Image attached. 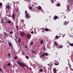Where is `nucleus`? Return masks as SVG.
Listing matches in <instances>:
<instances>
[{"instance_id":"24","label":"nucleus","mask_w":73,"mask_h":73,"mask_svg":"<svg viewBox=\"0 0 73 73\" xmlns=\"http://www.w3.org/2000/svg\"><path fill=\"white\" fill-rule=\"evenodd\" d=\"M40 42L41 44H43V40H40Z\"/></svg>"},{"instance_id":"2","label":"nucleus","mask_w":73,"mask_h":73,"mask_svg":"<svg viewBox=\"0 0 73 73\" xmlns=\"http://www.w3.org/2000/svg\"><path fill=\"white\" fill-rule=\"evenodd\" d=\"M12 17L13 20L14 21L15 20V13L13 12V13L12 15Z\"/></svg>"},{"instance_id":"55","label":"nucleus","mask_w":73,"mask_h":73,"mask_svg":"<svg viewBox=\"0 0 73 73\" xmlns=\"http://www.w3.org/2000/svg\"><path fill=\"white\" fill-rule=\"evenodd\" d=\"M0 71H1V72H2V70H1V69H0Z\"/></svg>"},{"instance_id":"64","label":"nucleus","mask_w":73,"mask_h":73,"mask_svg":"<svg viewBox=\"0 0 73 73\" xmlns=\"http://www.w3.org/2000/svg\"><path fill=\"white\" fill-rule=\"evenodd\" d=\"M67 43H66V44Z\"/></svg>"},{"instance_id":"39","label":"nucleus","mask_w":73,"mask_h":73,"mask_svg":"<svg viewBox=\"0 0 73 73\" xmlns=\"http://www.w3.org/2000/svg\"><path fill=\"white\" fill-rule=\"evenodd\" d=\"M42 56H43V57L45 56V54H44H44H42Z\"/></svg>"},{"instance_id":"4","label":"nucleus","mask_w":73,"mask_h":73,"mask_svg":"<svg viewBox=\"0 0 73 73\" xmlns=\"http://www.w3.org/2000/svg\"><path fill=\"white\" fill-rule=\"evenodd\" d=\"M27 36L28 39H30L31 38V35L30 34H27Z\"/></svg>"},{"instance_id":"42","label":"nucleus","mask_w":73,"mask_h":73,"mask_svg":"<svg viewBox=\"0 0 73 73\" xmlns=\"http://www.w3.org/2000/svg\"><path fill=\"white\" fill-rule=\"evenodd\" d=\"M2 5V3L1 2L0 3V7H1Z\"/></svg>"},{"instance_id":"1","label":"nucleus","mask_w":73,"mask_h":73,"mask_svg":"<svg viewBox=\"0 0 73 73\" xmlns=\"http://www.w3.org/2000/svg\"><path fill=\"white\" fill-rule=\"evenodd\" d=\"M18 64H19V65H20V66H21V67H23V66L25 67V66H26V65H25V64H23V63H21V62L19 61V60L18 61Z\"/></svg>"},{"instance_id":"3","label":"nucleus","mask_w":73,"mask_h":73,"mask_svg":"<svg viewBox=\"0 0 73 73\" xmlns=\"http://www.w3.org/2000/svg\"><path fill=\"white\" fill-rule=\"evenodd\" d=\"M6 9H8V10H7L8 11H9V10H10V6H9V5H7L6 6V8H5L6 10Z\"/></svg>"},{"instance_id":"17","label":"nucleus","mask_w":73,"mask_h":73,"mask_svg":"<svg viewBox=\"0 0 73 73\" xmlns=\"http://www.w3.org/2000/svg\"><path fill=\"white\" fill-rule=\"evenodd\" d=\"M6 23H9V24H11V21H8L7 22V21H6Z\"/></svg>"},{"instance_id":"23","label":"nucleus","mask_w":73,"mask_h":73,"mask_svg":"<svg viewBox=\"0 0 73 73\" xmlns=\"http://www.w3.org/2000/svg\"><path fill=\"white\" fill-rule=\"evenodd\" d=\"M19 34H18V32H17L15 33V36H18Z\"/></svg>"},{"instance_id":"35","label":"nucleus","mask_w":73,"mask_h":73,"mask_svg":"<svg viewBox=\"0 0 73 73\" xmlns=\"http://www.w3.org/2000/svg\"><path fill=\"white\" fill-rule=\"evenodd\" d=\"M25 14H26V15H27V13H28V11H25Z\"/></svg>"},{"instance_id":"36","label":"nucleus","mask_w":73,"mask_h":73,"mask_svg":"<svg viewBox=\"0 0 73 73\" xmlns=\"http://www.w3.org/2000/svg\"><path fill=\"white\" fill-rule=\"evenodd\" d=\"M14 59L15 60H17V57L16 56H15L14 57Z\"/></svg>"},{"instance_id":"21","label":"nucleus","mask_w":73,"mask_h":73,"mask_svg":"<svg viewBox=\"0 0 73 73\" xmlns=\"http://www.w3.org/2000/svg\"><path fill=\"white\" fill-rule=\"evenodd\" d=\"M3 34L5 36H7V33L5 32H3Z\"/></svg>"},{"instance_id":"59","label":"nucleus","mask_w":73,"mask_h":73,"mask_svg":"<svg viewBox=\"0 0 73 73\" xmlns=\"http://www.w3.org/2000/svg\"><path fill=\"white\" fill-rule=\"evenodd\" d=\"M41 66H42V65H41Z\"/></svg>"},{"instance_id":"45","label":"nucleus","mask_w":73,"mask_h":73,"mask_svg":"<svg viewBox=\"0 0 73 73\" xmlns=\"http://www.w3.org/2000/svg\"><path fill=\"white\" fill-rule=\"evenodd\" d=\"M10 56H11V55L10 54H8V57H10Z\"/></svg>"},{"instance_id":"30","label":"nucleus","mask_w":73,"mask_h":73,"mask_svg":"<svg viewBox=\"0 0 73 73\" xmlns=\"http://www.w3.org/2000/svg\"><path fill=\"white\" fill-rule=\"evenodd\" d=\"M32 6H31L29 7V9L30 10H32Z\"/></svg>"},{"instance_id":"58","label":"nucleus","mask_w":73,"mask_h":73,"mask_svg":"<svg viewBox=\"0 0 73 73\" xmlns=\"http://www.w3.org/2000/svg\"><path fill=\"white\" fill-rule=\"evenodd\" d=\"M33 11H34V12H35V10H33Z\"/></svg>"},{"instance_id":"18","label":"nucleus","mask_w":73,"mask_h":73,"mask_svg":"<svg viewBox=\"0 0 73 73\" xmlns=\"http://www.w3.org/2000/svg\"><path fill=\"white\" fill-rule=\"evenodd\" d=\"M44 54L45 56H48V55H49V54L48 53L46 52L44 53Z\"/></svg>"},{"instance_id":"32","label":"nucleus","mask_w":73,"mask_h":73,"mask_svg":"<svg viewBox=\"0 0 73 73\" xmlns=\"http://www.w3.org/2000/svg\"><path fill=\"white\" fill-rule=\"evenodd\" d=\"M26 58H27V59H29V57H28V56L26 55V56H25Z\"/></svg>"},{"instance_id":"37","label":"nucleus","mask_w":73,"mask_h":73,"mask_svg":"<svg viewBox=\"0 0 73 73\" xmlns=\"http://www.w3.org/2000/svg\"><path fill=\"white\" fill-rule=\"evenodd\" d=\"M11 65V64L9 63L7 64V66H10V65Z\"/></svg>"},{"instance_id":"51","label":"nucleus","mask_w":73,"mask_h":73,"mask_svg":"<svg viewBox=\"0 0 73 73\" xmlns=\"http://www.w3.org/2000/svg\"><path fill=\"white\" fill-rule=\"evenodd\" d=\"M32 7H34V5H33V4H32L31 5Z\"/></svg>"},{"instance_id":"46","label":"nucleus","mask_w":73,"mask_h":73,"mask_svg":"<svg viewBox=\"0 0 73 73\" xmlns=\"http://www.w3.org/2000/svg\"><path fill=\"white\" fill-rule=\"evenodd\" d=\"M70 70H72V71H73V69H72V68H71L70 67Z\"/></svg>"},{"instance_id":"26","label":"nucleus","mask_w":73,"mask_h":73,"mask_svg":"<svg viewBox=\"0 0 73 73\" xmlns=\"http://www.w3.org/2000/svg\"><path fill=\"white\" fill-rule=\"evenodd\" d=\"M9 46H10V47H11V46H12V43H11L10 42L9 43Z\"/></svg>"},{"instance_id":"54","label":"nucleus","mask_w":73,"mask_h":73,"mask_svg":"<svg viewBox=\"0 0 73 73\" xmlns=\"http://www.w3.org/2000/svg\"><path fill=\"white\" fill-rule=\"evenodd\" d=\"M29 69L31 70V71H32V68H30Z\"/></svg>"},{"instance_id":"49","label":"nucleus","mask_w":73,"mask_h":73,"mask_svg":"<svg viewBox=\"0 0 73 73\" xmlns=\"http://www.w3.org/2000/svg\"><path fill=\"white\" fill-rule=\"evenodd\" d=\"M53 1H54V0H52V4H53Z\"/></svg>"},{"instance_id":"43","label":"nucleus","mask_w":73,"mask_h":73,"mask_svg":"<svg viewBox=\"0 0 73 73\" xmlns=\"http://www.w3.org/2000/svg\"><path fill=\"white\" fill-rule=\"evenodd\" d=\"M1 23H4V21L3 20H1Z\"/></svg>"},{"instance_id":"14","label":"nucleus","mask_w":73,"mask_h":73,"mask_svg":"<svg viewBox=\"0 0 73 73\" xmlns=\"http://www.w3.org/2000/svg\"><path fill=\"white\" fill-rule=\"evenodd\" d=\"M7 65H4L3 66V68H4V69H6L7 68Z\"/></svg>"},{"instance_id":"9","label":"nucleus","mask_w":73,"mask_h":73,"mask_svg":"<svg viewBox=\"0 0 73 73\" xmlns=\"http://www.w3.org/2000/svg\"><path fill=\"white\" fill-rule=\"evenodd\" d=\"M63 48V46L60 45L58 47V48L60 49V48Z\"/></svg>"},{"instance_id":"60","label":"nucleus","mask_w":73,"mask_h":73,"mask_svg":"<svg viewBox=\"0 0 73 73\" xmlns=\"http://www.w3.org/2000/svg\"><path fill=\"white\" fill-rule=\"evenodd\" d=\"M15 40H16V39H15Z\"/></svg>"},{"instance_id":"11","label":"nucleus","mask_w":73,"mask_h":73,"mask_svg":"<svg viewBox=\"0 0 73 73\" xmlns=\"http://www.w3.org/2000/svg\"><path fill=\"white\" fill-rule=\"evenodd\" d=\"M18 42L19 43H20V42H21V38H18Z\"/></svg>"},{"instance_id":"5","label":"nucleus","mask_w":73,"mask_h":73,"mask_svg":"<svg viewBox=\"0 0 73 73\" xmlns=\"http://www.w3.org/2000/svg\"><path fill=\"white\" fill-rule=\"evenodd\" d=\"M20 35L21 37H24L25 36V34L23 33H20Z\"/></svg>"},{"instance_id":"16","label":"nucleus","mask_w":73,"mask_h":73,"mask_svg":"<svg viewBox=\"0 0 73 73\" xmlns=\"http://www.w3.org/2000/svg\"><path fill=\"white\" fill-rule=\"evenodd\" d=\"M53 71L54 72V73H56V68L53 69Z\"/></svg>"},{"instance_id":"40","label":"nucleus","mask_w":73,"mask_h":73,"mask_svg":"<svg viewBox=\"0 0 73 73\" xmlns=\"http://www.w3.org/2000/svg\"><path fill=\"white\" fill-rule=\"evenodd\" d=\"M57 5L58 7H60V5L59 4H57Z\"/></svg>"},{"instance_id":"52","label":"nucleus","mask_w":73,"mask_h":73,"mask_svg":"<svg viewBox=\"0 0 73 73\" xmlns=\"http://www.w3.org/2000/svg\"><path fill=\"white\" fill-rule=\"evenodd\" d=\"M25 48H27V46H25Z\"/></svg>"},{"instance_id":"56","label":"nucleus","mask_w":73,"mask_h":73,"mask_svg":"<svg viewBox=\"0 0 73 73\" xmlns=\"http://www.w3.org/2000/svg\"><path fill=\"white\" fill-rule=\"evenodd\" d=\"M69 66L70 67H70H71V65H69Z\"/></svg>"},{"instance_id":"20","label":"nucleus","mask_w":73,"mask_h":73,"mask_svg":"<svg viewBox=\"0 0 73 73\" xmlns=\"http://www.w3.org/2000/svg\"><path fill=\"white\" fill-rule=\"evenodd\" d=\"M5 18L6 19V20H7V21H8V20H9V19L7 17H5Z\"/></svg>"},{"instance_id":"19","label":"nucleus","mask_w":73,"mask_h":73,"mask_svg":"<svg viewBox=\"0 0 73 73\" xmlns=\"http://www.w3.org/2000/svg\"><path fill=\"white\" fill-rule=\"evenodd\" d=\"M21 45L22 46H24V45H25V43H24V42H22L21 43Z\"/></svg>"},{"instance_id":"25","label":"nucleus","mask_w":73,"mask_h":73,"mask_svg":"<svg viewBox=\"0 0 73 73\" xmlns=\"http://www.w3.org/2000/svg\"><path fill=\"white\" fill-rule=\"evenodd\" d=\"M41 8H42L40 6L38 7V10H40V9H41Z\"/></svg>"},{"instance_id":"31","label":"nucleus","mask_w":73,"mask_h":73,"mask_svg":"<svg viewBox=\"0 0 73 73\" xmlns=\"http://www.w3.org/2000/svg\"><path fill=\"white\" fill-rule=\"evenodd\" d=\"M45 30L46 31H49V29H45Z\"/></svg>"},{"instance_id":"7","label":"nucleus","mask_w":73,"mask_h":73,"mask_svg":"<svg viewBox=\"0 0 73 73\" xmlns=\"http://www.w3.org/2000/svg\"><path fill=\"white\" fill-rule=\"evenodd\" d=\"M32 52L33 53H36V50L35 49H33L32 50Z\"/></svg>"},{"instance_id":"13","label":"nucleus","mask_w":73,"mask_h":73,"mask_svg":"<svg viewBox=\"0 0 73 73\" xmlns=\"http://www.w3.org/2000/svg\"><path fill=\"white\" fill-rule=\"evenodd\" d=\"M6 16H9V14H8V13H7V12H8V10H7V9H6Z\"/></svg>"},{"instance_id":"33","label":"nucleus","mask_w":73,"mask_h":73,"mask_svg":"<svg viewBox=\"0 0 73 73\" xmlns=\"http://www.w3.org/2000/svg\"><path fill=\"white\" fill-rule=\"evenodd\" d=\"M33 44V42H31L30 45H32Z\"/></svg>"},{"instance_id":"53","label":"nucleus","mask_w":73,"mask_h":73,"mask_svg":"<svg viewBox=\"0 0 73 73\" xmlns=\"http://www.w3.org/2000/svg\"><path fill=\"white\" fill-rule=\"evenodd\" d=\"M17 36H15V38H17Z\"/></svg>"},{"instance_id":"29","label":"nucleus","mask_w":73,"mask_h":73,"mask_svg":"<svg viewBox=\"0 0 73 73\" xmlns=\"http://www.w3.org/2000/svg\"><path fill=\"white\" fill-rule=\"evenodd\" d=\"M16 28L17 29V30H18L19 29V26L17 25L16 27Z\"/></svg>"},{"instance_id":"38","label":"nucleus","mask_w":73,"mask_h":73,"mask_svg":"<svg viewBox=\"0 0 73 73\" xmlns=\"http://www.w3.org/2000/svg\"><path fill=\"white\" fill-rule=\"evenodd\" d=\"M59 37L58 36H55L56 38H59Z\"/></svg>"},{"instance_id":"41","label":"nucleus","mask_w":73,"mask_h":73,"mask_svg":"<svg viewBox=\"0 0 73 73\" xmlns=\"http://www.w3.org/2000/svg\"><path fill=\"white\" fill-rule=\"evenodd\" d=\"M22 54L23 56H24V52H23V53H22Z\"/></svg>"},{"instance_id":"28","label":"nucleus","mask_w":73,"mask_h":73,"mask_svg":"<svg viewBox=\"0 0 73 73\" xmlns=\"http://www.w3.org/2000/svg\"><path fill=\"white\" fill-rule=\"evenodd\" d=\"M10 35H12V34H13V32L12 31H11L10 32Z\"/></svg>"},{"instance_id":"48","label":"nucleus","mask_w":73,"mask_h":73,"mask_svg":"<svg viewBox=\"0 0 73 73\" xmlns=\"http://www.w3.org/2000/svg\"><path fill=\"white\" fill-rule=\"evenodd\" d=\"M67 9L68 11H69L70 10H69V8H67Z\"/></svg>"},{"instance_id":"44","label":"nucleus","mask_w":73,"mask_h":73,"mask_svg":"<svg viewBox=\"0 0 73 73\" xmlns=\"http://www.w3.org/2000/svg\"><path fill=\"white\" fill-rule=\"evenodd\" d=\"M34 33V32H33V31H31V34H33Z\"/></svg>"},{"instance_id":"15","label":"nucleus","mask_w":73,"mask_h":73,"mask_svg":"<svg viewBox=\"0 0 73 73\" xmlns=\"http://www.w3.org/2000/svg\"><path fill=\"white\" fill-rule=\"evenodd\" d=\"M54 20H56V19H57V16L56 15H55V16L54 17Z\"/></svg>"},{"instance_id":"34","label":"nucleus","mask_w":73,"mask_h":73,"mask_svg":"<svg viewBox=\"0 0 73 73\" xmlns=\"http://www.w3.org/2000/svg\"><path fill=\"white\" fill-rule=\"evenodd\" d=\"M54 44L56 46H57V43L56 42H54Z\"/></svg>"},{"instance_id":"63","label":"nucleus","mask_w":73,"mask_h":73,"mask_svg":"<svg viewBox=\"0 0 73 73\" xmlns=\"http://www.w3.org/2000/svg\"><path fill=\"white\" fill-rule=\"evenodd\" d=\"M67 44H68V43H67Z\"/></svg>"},{"instance_id":"57","label":"nucleus","mask_w":73,"mask_h":73,"mask_svg":"<svg viewBox=\"0 0 73 73\" xmlns=\"http://www.w3.org/2000/svg\"><path fill=\"white\" fill-rule=\"evenodd\" d=\"M59 19V17H57V19Z\"/></svg>"},{"instance_id":"62","label":"nucleus","mask_w":73,"mask_h":73,"mask_svg":"<svg viewBox=\"0 0 73 73\" xmlns=\"http://www.w3.org/2000/svg\"><path fill=\"white\" fill-rule=\"evenodd\" d=\"M1 69V68H0V69Z\"/></svg>"},{"instance_id":"6","label":"nucleus","mask_w":73,"mask_h":73,"mask_svg":"<svg viewBox=\"0 0 73 73\" xmlns=\"http://www.w3.org/2000/svg\"><path fill=\"white\" fill-rule=\"evenodd\" d=\"M0 38L2 40L4 39L3 36H2V35L0 34Z\"/></svg>"},{"instance_id":"10","label":"nucleus","mask_w":73,"mask_h":73,"mask_svg":"<svg viewBox=\"0 0 73 73\" xmlns=\"http://www.w3.org/2000/svg\"><path fill=\"white\" fill-rule=\"evenodd\" d=\"M69 2H70V4H72L73 3V0H69Z\"/></svg>"},{"instance_id":"47","label":"nucleus","mask_w":73,"mask_h":73,"mask_svg":"<svg viewBox=\"0 0 73 73\" xmlns=\"http://www.w3.org/2000/svg\"><path fill=\"white\" fill-rule=\"evenodd\" d=\"M71 46H73V43H72V44H71Z\"/></svg>"},{"instance_id":"22","label":"nucleus","mask_w":73,"mask_h":73,"mask_svg":"<svg viewBox=\"0 0 73 73\" xmlns=\"http://www.w3.org/2000/svg\"><path fill=\"white\" fill-rule=\"evenodd\" d=\"M39 71L40 72H42L43 71V70L42 69H40L39 70Z\"/></svg>"},{"instance_id":"8","label":"nucleus","mask_w":73,"mask_h":73,"mask_svg":"<svg viewBox=\"0 0 73 73\" xmlns=\"http://www.w3.org/2000/svg\"><path fill=\"white\" fill-rule=\"evenodd\" d=\"M54 65H59V63L58 61H56L55 62Z\"/></svg>"},{"instance_id":"61","label":"nucleus","mask_w":73,"mask_h":73,"mask_svg":"<svg viewBox=\"0 0 73 73\" xmlns=\"http://www.w3.org/2000/svg\"><path fill=\"white\" fill-rule=\"evenodd\" d=\"M16 9V10H17V9Z\"/></svg>"},{"instance_id":"12","label":"nucleus","mask_w":73,"mask_h":73,"mask_svg":"<svg viewBox=\"0 0 73 73\" xmlns=\"http://www.w3.org/2000/svg\"><path fill=\"white\" fill-rule=\"evenodd\" d=\"M26 19H29V14H28V13L26 14Z\"/></svg>"},{"instance_id":"27","label":"nucleus","mask_w":73,"mask_h":73,"mask_svg":"<svg viewBox=\"0 0 73 73\" xmlns=\"http://www.w3.org/2000/svg\"><path fill=\"white\" fill-rule=\"evenodd\" d=\"M66 24H68V23H67V22L65 21L64 23V25H66Z\"/></svg>"},{"instance_id":"50","label":"nucleus","mask_w":73,"mask_h":73,"mask_svg":"<svg viewBox=\"0 0 73 73\" xmlns=\"http://www.w3.org/2000/svg\"><path fill=\"white\" fill-rule=\"evenodd\" d=\"M43 48H44V50H45V47H43Z\"/></svg>"}]
</instances>
